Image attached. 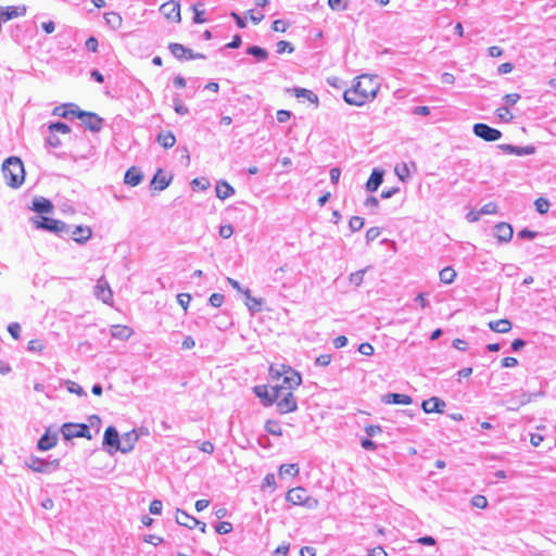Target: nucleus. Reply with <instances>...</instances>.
I'll list each match as a JSON object with an SVG mask.
<instances>
[{
	"instance_id": "obj_1",
	"label": "nucleus",
	"mask_w": 556,
	"mask_h": 556,
	"mask_svg": "<svg viewBox=\"0 0 556 556\" xmlns=\"http://www.w3.org/2000/svg\"><path fill=\"white\" fill-rule=\"evenodd\" d=\"M379 90L377 78L370 75H362L356 83L343 93L344 101L350 105L362 106L376 98Z\"/></svg>"
},
{
	"instance_id": "obj_2",
	"label": "nucleus",
	"mask_w": 556,
	"mask_h": 556,
	"mask_svg": "<svg viewBox=\"0 0 556 556\" xmlns=\"http://www.w3.org/2000/svg\"><path fill=\"white\" fill-rule=\"evenodd\" d=\"M2 173L7 185L11 188H18L24 182V165L17 156H10L3 162Z\"/></svg>"
},
{
	"instance_id": "obj_3",
	"label": "nucleus",
	"mask_w": 556,
	"mask_h": 556,
	"mask_svg": "<svg viewBox=\"0 0 556 556\" xmlns=\"http://www.w3.org/2000/svg\"><path fill=\"white\" fill-rule=\"evenodd\" d=\"M275 402L280 414H287L296 410L298 404L291 391H285L283 386L274 387Z\"/></svg>"
},
{
	"instance_id": "obj_4",
	"label": "nucleus",
	"mask_w": 556,
	"mask_h": 556,
	"mask_svg": "<svg viewBox=\"0 0 556 556\" xmlns=\"http://www.w3.org/2000/svg\"><path fill=\"white\" fill-rule=\"evenodd\" d=\"M30 222L37 229H43L60 236L70 232V226L62 220L53 219L46 216H33Z\"/></svg>"
},
{
	"instance_id": "obj_5",
	"label": "nucleus",
	"mask_w": 556,
	"mask_h": 556,
	"mask_svg": "<svg viewBox=\"0 0 556 556\" xmlns=\"http://www.w3.org/2000/svg\"><path fill=\"white\" fill-rule=\"evenodd\" d=\"M286 500L293 505H301L308 509H316L319 505L318 501L309 496L307 490L302 486L289 490Z\"/></svg>"
},
{
	"instance_id": "obj_6",
	"label": "nucleus",
	"mask_w": 556,
	"mask_h": 556,
	"mask_svg": "<svg viewBox=\"0 0 556 556\" xmlns=\"http://www.w3.org/2000/svg\"><path fill=\"white\" fill-rule=\"evenodd\" d=\"M61 432L65 440H72L74 438H86L90 440L92 438L89 427L85 424H64L61 427Z\"/></svg>"
},
{
	"instance_id": "obj_7",
	"label": "nucleus",
	"mask_w": 556,
	"mask_h": 556,
	"mask_svg": "<svg viewBox=\"0 0 556 556\" xmlns=\"http://www.w3.org/2000/svg\"><path fill=\"white\" fill-rule=\"evenodd\" d=\"M76 112V117L79 118L89 130L99 132L102 129L104 121L98 114L81 111L80 109Z\"/></svg>"
},
{
	"instance_id": "obj_8",
	"label": "nucleus",
	"mask_w": 556,
	"mask_h": 556,
	"mask_svg": "<svg viewBox=\"0 0 556 556\" xmlns=\"http://www.w3.org/2000/svg\"><path fill=\"white\" fill-rule=\"evenodd\" d=\"M26 465L33 471L41 472V473H49V472L55 470L59 467L60 462H59V459H54V460L48 462V460H45V459H41V458H38V457H35V456H31L26 462Z\"/></svg>"
},
{
	"instance_id": "obj_9",
	"label": "nucleus",
	"mask_w": 556,
	"mask_h": 556,
	"mask_svg": "<svg viewBox=\"0 0 556 556\" xmlns=\"http://www.w3.org/2000/svg\"><path fill=\"white\" fill-rule=\"evenodd\" d=\"M472 131L477 137L488 142L496 141L502 137V132L498 129L493 128L484 123L475 124Z\"/></svg>"
},
{
	"instance_id": "obj_10",
	"label": "nucleus",
	"mask_w": 556,
	"mask_h": 556,
	"mask_svg": "<svg viewBox=\"0 0 556 556\" xmlns=\"http://www.w3.org/2000/svg\"><path fill=\"white\" fill-rule=\"evenodd\" d=\"M281 375H283L281 386L285 387V391H291L292 389L299 387L302 382L300 374L293 370L291 367L282 366V372L277 371V376Z\"/></svg>"
},
{
	"instance_id": "obj_11",
	"label": "nucleus",
	"mask_w": 556,
	"mask_h": 556,
	"mask_svg": "<svg viewBox=\"0 0 556 556\" xmlns=\"http://www.w3.org/2000/svg\"><path fill=\"white\" fill-rule=\"evenodd\" d=\"M119 435L115 427L109 426L105 429L103 435V445L108 447V451L112 454L113 452L118 451L119 447Z\"/></svg>"
},
{
	"instance_id": "obj_12",
	"label": "nucleus",
	"mask_w": 556,
	"mask_h": 556,
	"mask_svg": "<svg viewBox=\"0 0 556 556\" xmlns=\"http://www.w3.org/2000/svg\"><path fill=\"white\" fill-rule=\"evenodd\" d=\"M160 11L169 21L180 22V4L174 0L161 5Z\"/></svg>"
},
{
	"instance_id": "obj_13",
	"label": "nucleus",
	"mask_w": 556,
	"mask_h": 556,
	"mask_svg": "<svg viewBox=\"0 0 556 556\" xmlns=\"http://www.w3.org/2000/svg\"><path fill=\"white\" fill-rule=\"evenodd\" d=\"M138 439L139 435L135 430L124 433L119 441L118 451L124 454L129 453L130 451L134 450Z\"/></svg>"
},
{
	"instance_id": "obj_14",
	"label": "nucleus",
	"mask_w": 556,
	"mask_h": 556,
	"mask_svg": "<svg viewBox=\"0 0 556 556\" xmlns=\"http://www.w3.org/2000/svg\"><path fill=\"white\" fill-rule=\"evenodd\" d=\"M514 230L513 227L507 223H498L494 226V237L500 242H509L513 238Z\"/></svg>"
},
{
	"instance_id": "obj_15",
	"label": "nucleus",
	"mask_w": 556,
	"mask_h": 556,
	"mask_svg": "<svg viewBox=\"0 0 556 556\" xmlns=\"http://www.w3.org/2000/svg\"><path fill=\"white\" fill-rule=\"evenodd\" d=\"M445 406L446 403L442 399L437 396L425 400L421 404V407L426 414L443 413Z\"/></svg>"
},
{
	"instance_id": "obj_16",
	"label": "nucleus",
	"mask_w": 556,
	"mask_h": 556,
	"mask_svg": "<svg viewBox=\"0 0 556 556\" xmlns=\"http://www.w3.org/2000/svg\"><path fill=\"white\" fill-rule=\"evenodd\" d=\"M68 236L72 237V239L74 241H76L77 243H86L91 235H92V231L91 229L88 227V226H75L74 229H71L70 228V232L67 233Z\"/></svg>"
},
{
	"instance_id": "obj_17",
	"label": "nucleus",
	"mask_w": 556,
	"mask_h": 556,
	"mask_svg": "<svg viewBox=\"0 0 556 556\" xmlns=\"http://www.w3.org/2000/svg\"><path fill=\"white\" fill-rule=\"evenodd\" d=\"M26 13V7H5L0 8V23L1 22H8L12 18L23 16Z\"/></svg>"
},
{
	"instance_id": "obj_18",
	"label": "nucleus",
	"mask_w": 556,
	"mask_h": 556,
	"mask_svg": "<svg viewBox=\"0 0 556 556\" xmlns=\"http://www.w3.org/2000/svg\"><path fill=\"white\" fill-rule=\"evenodd\" d=\"M498 149L507 154H515L519 156L531 155L535 152V148L533 146L518 147L513 144H500Z\"/></svg>"
},
{
	"instance_id": "obj_19",
	"label": "nucleus",
	"mask_w": 556,
	"mask_h": 556,
	"mask_svg": "<svg viewBox=\"0 0 556 556\" xmlns=\"http://www.w3.org/2000/svg\"><path fill=\"white\" fill-rule=\"evenodd\" d=\"M172 181V176H167L164 172L159 168L151 180V187L156 191H163L166 189Z\"/></svg>"
},
{
	"instance_id": "obj_20",
	"label": "nucleus",
	"mask_w": 556,
	"mask_h": 556,
	"mask_svg": "<svg viewBox=\"0 0 556 556\" xmlns=\"http://www.w3.org/2000/svg\"><path fill=\"white\" fill-rule=\"evenodd\" d=\"M383 175L384 172L379 168H374L367 182H366V190L369 192H375L378 190V188L383 182Z\"/></svg>"
},
{
	"instance_id": "obj_21",
	"label": "nucleus",
	"mask_w": 556,
	"mask_h": 556,
	"mask_svg": "<svg viewBox=\"0 0 556 556\" xmlns=\"http://www.w3.org/2000/svg\"><path fill=\"white\" fill-rule=\"evenodd\" d=\"M382 402L386 404L409 405L413 399L406 394L388 393L382 396Z\"/></svg>"
},
{
	"instance_id": "obj_22",
	"label": "nucleus",
	"mask_w": 556,
	"mask_h": 556,
	"mask_svg": "<svg viewBox=\"0 0 556 556\" xmlns=\"http://www.w3.org/2000/svg\"><path fill=\"white\" fill-rule=\"evenodd\" d=\"M142 179L143 175L141 170L138 167L132 166L129 169H127L124 177V182L130 187H136L142 181Z\"/></svg>"
},
{
	"instance_id": "obj_23",
	"label": "nucleus",
	"mask_w": 556,
	"mask_h": 556,
	"mask_svg": "<svg viewBox=\"0 0 556 556\" xmlns=\"http://www.w3.org/2000/svg\"><path fill=\"white\" fill-rule=\"evenodd\" d=\"M254 393L263 401L265 406H269L275 402L274 387L269 391L266 386H256Z\"/></svg>"
},
{
	"instance_id": "obj_24",
	"label": "nucleus",
	"mask_w": 556,
	"mask_h": 556,
	"mask_svg": "<svg viewBox=\"0 0 556 556\" xmlns=\"http://www.w3.org/2000/svg\"><path fill=\"white\" fill-rule=\"evenodd\" d=\"M36 213H51L53 210V205L50 200L38 197L33 200L31 207Z\"/></svg>"
},
{
	"instance_id": "obj_25",
	"label": "nucleus",
	"mask_w": 556,
	"mask_h": 556,
	"mask_svg": "<svg viewBox=\"0 0 556 556\" xmlns=\"http://www.w3.org/2000/svg\"><path fill=\"white\" fill-rule=\"evenodd\" d=\"M215 192L218 199L226 200L227 198L233 195L236 191L235 188L230 186L227 181L219 180L216 184Z\"/></svg>"
},
{
	"instance_id": "obj_26",
	"label": "nucleus",
	"mask_w": 556,
	"mask_h": 556,
	"mask_svg": "<svg viewBox=\"0 0 556 556\" xmlns=\"http://www.w3.org/2000/svg\"><path fill=\"white\" fill-rule=\"evenodd\" d=\"M78 110H79L78 105H76L74 103H68V104H64V105L54 108L53 115H56V116H60L63 118H68L70 116H77L76 111H78Z\"/></svg>"
},
{
	"instance_id": "obj_27",
	"label": "nucleus",
	"mask_w": 556,
	"mask_h": 556,
	"mask_svg": "<svg viewBox=\"0 0 556 556\" xmlns=\"http://www.w3.org/2000/svg\"><path fill=\"white\" fill-rule=\"evenodd\" d=\"M176 522L180 526H184L186 528L192 529L198 523H200L199 520H197L194 517L188 515L181 509H177L176 511Z\"/></svg>"
},
{
	"instance_id": "obj_28",
	"label": "nucleus",
	"mask_w": 556,
	"mask_h": 556,
	"mask_svg": "<svg viewBox=\"0 0 556 556\" xmlns=\"http://www.w3.org/2000/svg\"><path fill=\"white\" fill-rule=\"evenodd\" d=\"M96 295L104 303H109V301L112 300V291L109 288L106 281L102 279L98 280L96 286Z\"/></svg>"
},
{
	"instance_id": "obj_29",
	"label": "nucleus",
	"mask_w": 556,
	"mask_h": 556,
	"mask_svg": "<svg viewBox=\"0 0 556 556\" xmlns=\"http://www.w3.org/2000/svg\"><path fill=\"white\" fill-rule=\"evenodd\" d=\"M58 443V434H50L49 431H47L38 441V450L40 451H48L55 446Z\"/></svg>"
},
{
	"instance_id": "obj_30",
	"label": "nucleus",
	"mask_w": 556,
	"mask_h": 556,
	"mask_svg": "<svg viewBox=\"0 0 556 556\" xmlns=\"http://www.w3.org/2000/svg\"><path fill=\"white\" fill-rule=\"evenodd\" d=\"M156 141L164 148L169 149L174 147L176 143V137L172 131H161L157 137Z\"/></svg>"
},
{
	"instance_id": "obj_31",
	"label": "nucleus",
	"mask_w": 556,
	"mask_h": 556,
	"mask_svg": "<svg viewBox=\"0 0 556 556\" xmlns=\"http://www.w3.org/2000/svg\"><path fill=\"white\" fill-rule=\"evenodd\" d=\"M489 327L494 332L506 333L511 329V323L508 319H498L490 321Z\"/></svg>"
},
{
	"instance_id": "obj_32",
	"label": "nucleus",
	"mask_w": 556,
	"mask_h": 556,
	"mask_svg": "<svg viewBox=\"0 0 556 556\" xmlns=\"http://www.w3.org/2000/svg\"><path fill=\"white\" fill-rule=\"evenodd\" d=\"M132 331L127 326L115 325L112 327L111 336L116 339L127 340L131 336Z\"/></svg>"
},
{
	"instance_id": "obj_33",
	"label": "nucleus",
	"mask_w": 556,
	"mask_h": 556,
	"mask_svg": "<svg viewBox=\"0 0 556 556\" xmlns=\"http://www.w3.org/2000/svg\"><path fill=\"white\" fill-rule=\"evenodd\" d=\"M292 91L296 98H305L311 103L318 105V97L312 90L295 87Z\"/></svg>"
},
{
	"instance_id": "obj_34",
	"label": "nucleus",
	"mask_w": 556,
	"mask_h": 556,
	"mask_svg": "<svg viewBox=\"0 0 556 556\" xmlns=\"http://www.w3.org/2000/svg\"><path fill=\"white\" fill-rule=\"evenodd\" d=\"M247 54L254 56L258 62L265 61L268 58L267 50L258 46H250L247 49Z\"/></svg>"
},
{
	"instance_id": "obj_35",
	"label": "nucleus",
	"mask_w": 556,
	"mask_h": 556,
	"mask_svg": "<svg viewBox=\"0 0 556 556\" xmlns=\"http://www.w3.org/2000/svg\"><path fill=\"white\" fill-rule=\"evenodd\" d=\"M168 50L179 61L186 60L187 48L181 43L172 42L168 45Z\"/></svg>"
},
{
	"instance_id": "obj_36",
	"label": "nucleus",
	"mask_w": 556,
	"mask_h": 556,
	"mask_svg": "<svg viewBox=\"0 0 556 556\" xmlns=\"http://www.w3.org/2000/svg\"><path fill=\"white\" fill-rule=\"evenodd\" d=\"M76 139L79 142L85 143L87 146V149L84 150V151H78V150L75 151V157L76 159H88V157H90L93 154V148L88 144L85 136H79V137L76 136Z\"/></svg>"
},
{
	"instance_id": "obj_37",
	"label": "nucleus",
	"mask_w": 556,
	"mask_h": 556,
	"mask_svg": "<svg viewBox=\"0 0 556 556\" xmlns=\"http://www.w3.org/2000/svg\"><path fill=\"white\" fill-rule=\"evenodd\" d=\"M439 277L441 282L450 285L455 280L456 273L452 267H445L440 270Z\"/></svg>"
},
{
	"instance_id": "obj_38",
	"label": "nucleus",
	"mask_w": 556,
	"mask_h": 556,
	"mask_svg": "<svg viewBox=\"0 0 556 556\" xmlns=\"http://www.w3.org/2000/svg\"><path fill=\"white\" fill-rule=\"evenodd\" d=\"M48 130H49V132H52V134H58V132L70 134L71 132L70 126L62 122H55V123L49 124Z\"/></svg>"
},
{
	"instance_id": "obj_39",
	"label": "nucleus",
	"mask_w": 556,
	"mask_h": 556,
	"mask_svg": "<svg viewBox=\"0 0 556 556\" xmlns=\"http://www.w3.org/2000/svg\"><path fill=\"white\" fill-rule=\"evenodd\" d=\"M106 23L114 29H117L122 25V16L116 12H110L105 14Z\"/></svg>"
},
{
	"instance_id": "obj_40",
	"label": "nucleus",
	"mask_w": 556,
	"mask_h": 556,
	"mask_svg": "<svg viewBox=\"0 0 556 556\" xmlns=\"http://www.w3.org/2000/svg\"><path fill=\"white\" fill-rule=\"evenodd\" d=\"M265 430L273 435H282V428L280 424L276 420H267L265 425Z\"/></svg>"
},
{
	"instance_id": "obj_41",
	"label": "nucleus",
	"mask_w": 556,
	"mask_h": 556,
	"mask_svg": "<svg viewBox=\"0 0 556 556\" xmlns=\"http://www.w3.org/2000/svg\"><path fill=\"white\" fill-rule=\"evenodd\" d=\"M202 7L201 3H197L194 5H192V10H193V23L195 24H202V23H205L206 22V18L204 17V13L205 11L203 9H200Z\"/></svg>"
},
{
	"instance_id": "obj_42",
	"label": "nucleus",
	"mask_w": 556,
	"mask_h": 556,
	"mask_svg": "<svg viewBox=\"0 0 556 556\" xmlns=\"http://www.w3.org/2000/svg\"><path fill=\"white\" fill-rule=\"evenodd\" d=\"M280 476L289 475V476H296L299 473L298 465L295 464H283L279 468Z\"/></svg>"
},
{
	"instance_id": "obj_43",
	"label": "nucleus",
	"mask_w": 556,
	"mask_h": 556,
	"mask_svg": "<svg viewBox=\"0 0 556 556\" xmlns=\"http://www.w3.org/2000/svg\"><path fill=\"white\" fill-rule=\"evenodd\" d=\"M364 226V218L361 216H353L349 222V227L352 232L358 231Z\"/></svg>"
},
{
	"instance_id": "obj_44",
	"label": "nucleus",
	"mask_w": 556,
	"mask_h": 556,
	"mask_svg": "<svg viewBox=\"0 0 556 556\" xmlns=\"http://www.w3.org/2000/svg\"><path fill=\"white\" fill-rule=\"evenodd\" d=\"M534 205H535V210L540 213V214H545L547 213L548 208H549V202L548 200L544 199V198H539L535 200L534 202Z\"/></svg>"
},
{
	"instance_id": "obj_45",
	"label": "nucleus",
	"mask_w": 556,
	"mask_h": 556,
	"mask_svg": "<svg viewBox=\"0 0 556 556\" xmlns=\"http://www.w3.org/2000/svg\"><path fill=\"white\" fill-rule=\"evenodd\" d=\"M66 388L68 392L75 393L79 396L87 395L84 389L77 382L68 380L66 381Z\"/></svg>"
},
{
	"instance_id": "obj_46",
	"label": "nucleus",
	"mask_w": 556,
	"mask_h": 556,
	"mask_svg": "<svg viewBox=\"0 0 556 556\" xmlns=\"http://www.w3.org/2000/svg\"><path fill=\"white\" fill-rule=\"evenodd\" d=\"M232 525L228 521H220L215 526V531L218 534H228L232 531Z\"/></svg>"
},
{
	"instance_id": "obj_47",
	"label": "nucleus",
	"mask_w": 556,
	"mask_h": 556,
	"mask_svg": "<svg viewBox=\"0 0 556 556\" xmlns=\"http://www.w3.org/2000/svg\"><path fill=\"white\" fill-rule=\"evenodd\" d=\"M497 212V205L494 202H489L484 204L479 211L478 215H490V214H496Z\"/></svg>"
},
{
	"instance_id": "obj_48",
	"label": "nucleus",
	"mask_w": 556,
	"mask_h": 556,
	"mask_svg": "<svg viewBox=\"0 0 556 556\" xmlns=\"http://www.w3.org/2000/svg\"><path fill=\"white\" fill-rule=\"evenodd\" d=\"M276 47H277V53H279V54H281L283 52L291 53L294 51L293 46L289 41H286V40L278 41Z\"/></svg>"
},
{
	"instance_id": "obj_49",
	"label": "nucleus",
	"mask_w": 556,
	"mask_h": 556,
	"mask_svg": "<svg viewBox=\"0 0 556 556\" xmlns=\"http://www.w3.org/2000/svg\"><path fill=\"white\" fill-rule=\"evenodd\" d=\"M364 275H365V269L352 273L349 278L350 282L355 285L356 287L361 286V283L363 282V279H364Z\"/></svg>"
},
{
	"instance_id": "obj_50",
	"label": "nucleus",
	"mask_w": 556,
	"mask_h": 556,
	"mask_svg": "<svg viewBox=\"0 0 556 556\" xmlns=\"http://www.w3.org/2000/svg\"><path fill=\"white\" fill-rule=\"evenodd\" d=\"M381 231L379 227H371L366 231V242L370 243L380 236Z\"/></svg>"
},
{
	"instance_id": "obj_51",
	"label": "nucleus",
	"mask_w": 556,
	"mask_h": 556,
	"mask_svg": "<svg viewBox=\"0 0 556 556\" xmlns=\"http://www.w3.org/2000/svg\"><path fill=\"white\" fill-rule=\"evenodd\" d=\"M471 504L477 508H485L488 506V500L485 496L478 494L471 498Z\"/></svg>"
},
{
	"instance_id": "obj_52",
	"label": "nucleus",
	"mask_w": 556,
	"mask_h": 556,
	"mask_svg": "<svg viewBox=\"0 0 556 556\" xmlns=\"http://www.w3.org/2000/svg\"><path fill=\"white\" fill-rule=\"evenodd\" d=\"M27 349L30 352H41L45 349V345L40 340L34 339L28 342Z\"/></svg>"
},
{
	"instance_id": "obj_53",
	"label": "nucleus",
	"mask_w": 556,
	"mask_h": 556,
	"mask_svg": "<svg viewBox=\"0 0 556 556\" xmlns=\"http://www.w3.org/2000/svg\"><path fill=\"white\" fill-rule=\"evenodd\" d=\"M224 295L222 293H213L210 299H208V302L210 304L213 306V307H219L222 306L223 302H224Z\"/></svg>"
},
{
	"instance_id": "obj_54",
	"label": "nucleus",
	"mask_w": 556,
	"mask_h": 556,
	"mask_svg": "<svg viewBox=\"0 0 556 556\" xmlns=\"http://www.w3.org/2000/svg\"><path fill=\"white\" fill-rule=\"evenodd\" d=\"M174 110L179 115H186L189 112L188 108L182 104V102L180 101V99H178V98L174 99Z\"/></svg>"
},
{
	"instance_id": "obj_55",
	"label": "nucleus",
	"mask_w": 556,
	"mask_h": 556,
	"mask_svg": "<svg viewBox=\"0 0 556 556\" xmlns=\"http://www.w3.org/2000/svg\"><path fill=\"white\" fill-rule=\"evenodd\" d=\"M46 141L47 144L50 146L51 148H59L62 143L58 135L52 132H49Z\"/></svg>"
},
{
	"instance_id": "obj_56",
	"label": "nucleus",
	"mask_w": 556,
	"mask_h": 556,
	"mask_svg": "<svg viewBox=\"0 0 556 556\" xmlns=\"http://www.w3.org/2000/svg\"><path fill=\"white\" fill-rule=\"evenodd\" d=\"M163 504L159 500H153L150 503L149 510L152 515H160L162 513Z\"/></svg>"
},
{
	"instance_id": "obj_57",
	"label": "nucleus",
	"mask_w": 556,
	"mask_h": 556,
	"mask_svg": "<svg viewBox=\"0 0 556 556\" xmlns=\"http://www.w3.org/2000/svg\"><path fill=\"white\" fill-rule=\"evenodd\" d=\"M328 4L333 11H342L346 8L345 0H328Z\"/></svg>"
},
{
	"instance_id": "obj_58",
	"label": "nucleus",
	"mask_w": 556,
	"mask_h": 556,
	"mask_svg": "<svg viewBox=\"0 0 556 556\" xmlns=\"http://www.w3.org/2000/svg\"><path fill=\"white\" fill-rule=\"evenodd\" d=\"M374 346L368 343V342H365V343H362L359 346H358V352L365 356H370L374 354Z\"/></svg>"
},
{
	"instance_id": "obj_59",
	"label": "nucleus",
	"mask_w": 556,
	"mask_h": 556,
	"mask_svg": "<svg viewBox=\"0 0 556 556\" xmlns=\"http://www.w3.org/2000/svg\"><path fill=\"white\" fill-rule=\"evenodd\" d=\"M8 331L9 333L15 339L17 340L20 338V333H21V326L20 324L17 323H11L9 326H8Z\"/></svg>"
},
{
	"instance_id": "obj_60",
	"label": "nucleus",
	"mask_w": 556,
	"mask_h": 556,
	"mask_svg": "<svg viewBox=\"0 0 556 556\" xmlns=\"http://www.w3.org/2000/svg\"><path fill=\"white\" fill-rule=\"evenodd\" d=\"M177 301L180 304V306L186 311L191 301V296L188 293H180L177 295Z\"/></svg>"
},
{
	"instance_id": "obj_61",
	"label": "nucleus",
	"mask_w": 556,
	"mask_h": 556,
	"mask_svg": "<svg viewBox=\"0 0 556 556\" xmlns=\"http://www.w3.org/2000/svg\"><path fill=\"white\" fill-rule=\"evenodd\" d=\"M85 47L88 51H91V52H97L98 50V40L96 37L91 36L89 37L86 42H85Z\"/></svg>"
},
{
	"instance_id": "obj_62",
	"label": "nucleus",
	"mask_w": 556,
	"mask_h": 556,
	"mask_svg": "<svg viewBox=\"0 0 556 556\" xmlns=\"http://www.w3.org/2000/svg\"><path fill=\"white\" fill-rule=\"evenodd\" d=\"M233 228L231 225H224L219 228V236L224 239H228L232 236Z\"/></svg>"
},
{
	"instance_id": "obj_63",
	"label": "nucleus",
	"mask_w": 556,
	"mask_h": 556,
	"mask_svg": "<svg viewBox=\"0 0 556 556\" xmlns=\"http://www.w3.org/2000/svg\"><path fill=\"white\" fill-rule=\"evenodd\" d=\"M330 362H331L330 354H321L316 358L315 364L317 366L325 367V366H328L330 364Z\"/></svg>"
},
{
	"instance_id": "obj_64",
	"label": "nucleus",
	"mask_w": 556,
	"mask_h": 556,
	"mask_svg": "<svg viewBox=\"0 0 556 556\" xmlns=\"http://www.w3.org/2000/svg\"><path fill=\"white\" fill-rule=\"evenodd\" d=\"M191 186L193 189H201V190H206L207 187H208V182L202 178H194L192 181H191Z\"/></svg>"
}]
</instances>
